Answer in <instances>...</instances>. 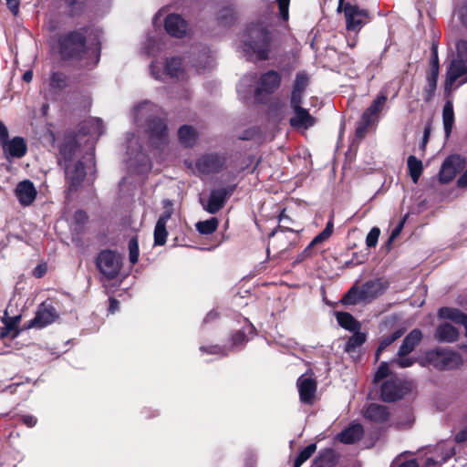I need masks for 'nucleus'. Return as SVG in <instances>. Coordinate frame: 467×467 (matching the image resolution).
<instances>
[{"label": "nucleus", "instance_id": "f257e3e1", "mask_svg": "<svg viewBox=\"0 0 467 467\" xmlns=\"http://www.w3.org/2000/svg\"><path fill=\"white\" fill-rule=\"evenodd\" d=\"M244 51L252 53L259 61L269 59L275 47V32L263 21L250 23L244 33Z\"/></svg>", "mask_w": 467, "mask_h": 467}, {"label": "nucleus", "instance_id": "f03ea898", "mask_svg": "<svg viewBox=\"0 0 467 467\" xmlns=\"http://www.w3.org/2000/svg\"><path fill=\"white\" fill-rule=\"evenodd\" d=\"M88 31V27L83 26L57 36V53L62 61L78 63L87 57L89 51Z\"/></svg>", "mask_w": 467, "mask_h": 467}, {"label": "nucleus", "instance_id": "7ed1b4c3", "mask_svg": "<svg viewBox=\"0 0 467 467\" xmlns=\"http://www.w3.org/2000/svg\"><path fill=\"white\" fill-rule=\"evenodd\" d=\"M426 360L439 370H450L462 365V357L457 351L436 348L429 350L425 356Z\"/></svg>", "mask_w": 467, "mask_h": 467}, {"label": "nucleus", "instance_id": "20e7f679", "mask_svg": "<svg viewBox=\"0 0 467 467\" xmlns=\"http://www.w3.org/2000/svg\"><path fill=\"white\" fill-rule=\"evenodd\" d=\"M65 171V180L67 185V192H78L83 184L87 176L86 165L83 161L78 160L73 165L71 163L61 166Z\"/></svg>", "mask_w": 467, "mask_h": 467}, {"label": "nucleus", "instance_id": "39448f33", "mask_svg": "<svg viewBox=\"0 0 467 467\" xmlns=\"http://www.w3.org/2000/svg\"><path fill=\"white\" fill-rule=\"evenodd\" d=\"M410 392V384L399 379H388L380 386V399L384 402L397 401L403 399Z\"/></svg>", "mask_w": 467, "mask_h": 467}, {"label": "nucleus", "instance_id": "423d86ee", "mask_svg": "<svg viewBox=\"0 0 467 467\" xmlns=\"http://www.w3.org/2000/svg\"><path fill=\"white\" fill-rule=\"evenodd\" d=\"M343 11L346 18V27L348 31L358 32L370 21L368 10L361 9L357 5L346 3Z\"/></svg>", "mask_w": 467, "mask_h": 467}, {"label": "nucleus", "instance_id": "0eeeda50", "mask_svg": "<svg viewBox=\"0 0 467 467\" xmlns=\"http://www.w3.org/2000/svg\"><path fill=\"white\" fill-rule=\"evenodd\" d=\"M96 265L99 271L109 280L116 278L121 267L117 254L111 250L101 251L97 257Z\"/></svg>", "mask_w": 467, "mask_h": 467}, {"label": "nucleus", "instance_id": "6e6552de", "mask_svg": "<svg viewBox=\"0 0 467 467\" xmlns=\"http://www.w3.org/2000/svg\"><path fill=\"white\" fill-rule=\"evenodd\" d=\"M237 183L229 184L225 187L213 189L211 191L207 203L203 208L209 213H217L225 204V202L234 192Z\"/></svg>", "mask_w": 467, "mask_h": 467}, {"label": "nucleus", "instance_id": "1a4fd4ad", "mask_svg": "<svg viewBox=\"0 0 467 467\" xmlns=\"http://www.w3.org/2000/svg\"><path fill=\"white\" fill-rule=\"evenodd\" d=\"M457 80L459 85L467 82V62L462 59H452L447 67L444 88L451 91Z\"/></svg>", "mask_w": 467, "mask_h": 467}, {"label": "nucleus", "instance_id": "9d476101", "mask_svg": "<svg viewBox=\"0 0 467 467\" xmlns=\"http://www.w3.org/2000/svg\"><path fill=\"white\" fill-rule=\"evenodd\" d=\"M80 148V143L78 140V136L75 132L66 133L63 141L58 147L59 158L57 160L58 165L69 164L73 161L76 153Z\"/></svg>", "mask_w": 467, "mask_h": 467}, {"label": "nucleus", "instance_id": "9b49d317", "mask_svg": "<svg viewBox=\"0 0 467 467\" xmlns=\"http://www.w3.org/2000/svg\"><path fill=\"white\" fill-rule=\"evenodd\" d=\"M104 0H65L67 15L71 19H78L93 13L99 3Z\"/></svg>", "mask_w": 467, "mask_h": 467}, {"label": "nucleus", "instance_id": "f8f14e48", "mask_svg": "<svg viewBox=\"0 0 467 467\" xmlns=\"http://www.w3.org/2000/svg\"><path fill=\"white\" fill-rule=\"evenodd\" d=\"M226 163V157L218 153H206L196 160L195 166L202 174L219 172Z\"/></svg>", "mask_w": 467, "mask_h": 467}, {"label": "nucleus", "instance_id": "ddd939ff", "mask_svg": "<svg viewBox=\"0 0 467 467\" xmlns=\"http://www.w3.org/2000/svg\"><path fill=\"white\" fill-rule=\"evenodd\" d=\"M281 81V75L276 70L271 69L262 74L254 90L255 99L263 93L273 94L280 87Z\"/></svg>", "mask_w": 467, "mask_h": 467}, {"label": "nucleus", "instance_id": "4468645a", "mask_svg": "<svg viewBox=\"0 0 467 467\" xmlns=\"http://www.w3.org/2000/svg\"><path fill=\"white\" fill-rule=\"evenodd\" d=\"M296 386L298 388L300 401L306 405H313L316 400L317 382L315 379L302 375L297 379Z\"/></svg>", "mask_w": 467, "mask_h": 467}, {"label": "nucleus", "instance_id": "2eb2a0df", "mask_svg": "<svg viewBox=\"0 0 467 467\" xmlns=\"http://www.w3.org/2000/svg\"><path fill=\"white\" fill-rule=\"evenodd\" d=\"M146 132L152 143L158 140L164 143L168 137V128L165 120L159 117H150L146 120Z\"/></svg>", "mask_w": 467, "mask_h": 467}, {"label": "nucleus", "instance_id": "dca6fc26", "mask_svg": "<svg viewBox=\"0 0 467 467\" xmlns=\"http://www.w3.org/2000/svg\"><path fill=\"white\" fill-rule=\"evenodd\" d=\"M187 26V22L178 14H170L164 20L166 32L177 38H182L185 36Z\"/></svg>", "mask_w": 467, "mask_h": 467}, {"label": "nucleus", "instance_id": "f3484780", "mask_svg": "<svg viewBox=\"0 0 467 467\" xmlns=\"http://www.w3.org/2000/svg\"><path fill=\"white\" fill-rule=\"evenodd\" d=\"M15 195L16 196L19 203L26 207L32 204L36 200L37 192L31 181L25 180L17 184L15 190Z\"/></svg>", "mask_w": 467, "mask_h": 467}, {"label": "nucleus", "instance_id": "a211bd4d", "mask_svg": "<svg viewBox=\"0 0 467 467\" xmlns=\"http://www.w3.org/2000/svg\"><path fill=\"white\" fill-rule=\"evenodd\" d=\"M364 416L372 422L382 424L389 420L390 411L385 405L370 403L367 406Z\"/></svg>", "mask_w": 467, "mask_h": 467}, {"label": "nucleus", "instance_id": "6ab92c4d", "mask_svg": "<svg viewBox=\"0 0 467 467\" xmlns=\"http://www.w3.org/2000/svg\"><path fill=\"white\" fill-rule=\"evenodd\" d=\"M293 111L294 116L289 119V124L292 128L307 130L316 124V118L306 109L300 108Z\"/></svg>", "mask_w": 467, "mask_h": 467}, {"label": "nucleus", "instance_id": "aec40b11", "mask_svg": "<svg viewBox=\"0 0 467 467\" xmlns=\"http://www.w3.org/2000/svg\"><path fill=\"white\" fill-rule=\"evenodd\" d=\"M4 152L12 158H22L26 154L27 145L24 138L16 136L2 145Z\"/></svg>", "mask_w": 467, "mask_h": 467}, {"label": "nucleus", "instance_id": "412c9836", "mask_svg": "<svg viewBox=\"0 0 467 467\" xmlns=\"http://www.w3.org/2000/svg\"><path fill=\"white\" fill-rule=\"evenodd\" d=\"M423 337L422 332L420 328L412 329L403 339L399 351L398 356H408L411 353L416 347L421 342Z\"/></svg>", "mask_w": 467, "mask_h": 467}, {"label": "nucleus", "instance_id": "4be33fe9", "mask_svg": "<svg viewBox=\"0 0 467 467\" xmlns=\"http://www.w3.org/2000/svg\"><path fill=\"white\" fill-rule=\"evenodd\" d=\"M388 100L385 92H380L377 98L371 102L368 108L362 113L361 118L366 119L367 122L374 124L378 119L379 113L382 110Z\"/></svg>", "mask_w": 467, "mask_h": 467}, {"label": "nucleus", "instance_id": "5701e85b", "mask_svg": "<svg viewBox=\"0 0 467 467\" xmlns=\"http://www.w3.org/2000/svg\"><path fill=\"white\" fill-rule=\"evenodd\" d=\"M438 315L441 318L449 319L456 324L463 326L464 336L467 337V314L459 308L442 306L439 309Z\"/></svg>", "mask_w": 467, "mask_h": 467}, {"label": "nucleus", "instance_id": "b1692460", "mask_svg": "<svg viewBox=\"0 0 467 467\" xmlns=\"http://www.w3.org/2000/svg\"><path fill=\"white\" fill-rule=\"evenodd\" d=\"M457 161L458 158L454 156H449L444 160L439 172V182L441 183H449L455 178L458 171L456 168Z\"/></svg>", "mask_w": 467, "mask_h": 467}, {"label": "nucleus", "instance_id": "393cba45", "mask_svg": "<svg viewBox=\"0 0 467 467\" xmlns=\"http://www.w3.org/2000/svg\"><path fill=\"white\" fill-rule=\"evenodd\" d=\"M56 317L55 309L50 308H39L34 318L28 322L27 327H37L43 328L51 324Z\"/></svg>", "mask_w": 467, "mask_h": 467}, {"label": "nucleus", "instance_id": "a878e982", "mask_svg": "<svg viewBox=\"0 0 467 467\" xmlns=\"http://www.w3.org/2000/svg\"><path fill=\"white\" fill-rule=\"evenodd\" d=\"M360 287L362 289V295L365 296L366 301H369L377 298L379 296L383 294L388 285L383 284L381 279L377 278L374 280H368L365 282L360 285Z\"/></svg>", "mask_w": 467, "mask_h": 467}, {"label": "nucleus", "instance_id": "bb28decb", "mask_svg": "<svg viewBox=\"0 0 467 467\" xmlns=\"http://www.w3.org/2000/svg\"><path fill=\"white\" fill-rule=\"evenodd\" d=\"M69 86V77L62 71L51 72L48 78L49 91L59 94Z\"/></svg>", "mask_w": 467, "mask_h": 467}, {"label": "nucleus", "instance_id": "cd10ccee", "mask_svg": "<svg viewBox=\"0 0 467 467\" xmlns=\"http://www.w3.org/2000/svg\"><path fill=\"white\" fill-rule=\"evenodd\" d=\"M364 434V430L361 424L356 423L344 429L339 434V441L344 444H353L358 441Z\"/></svg>", "mask_w": 467, "mask_h": 467}, {"label": "nucleus", "instance_id": "c85d7f7f", "mask_svg": "<svg viewBox=\"0 0 467 467\" xmlns=\"http://www.w3.org/2000/svg\"><path fill=\"white\" fill-rule=\"evenodd\" d=\"M459 335L458 329L450 323L438 326L435 331V338L439 342H455L458 340Z\"/></svg>", "mask_w": 467, "mask_h": 467}, {"label": "nucleus", "instance_id": "c756f323", "mask_svg": "<svg viewBox=\"0 0 467 467\" xmlns=\"http://www.w3.org/2000/svg\"><path fill=\"white\" fill-rule=\"evenodd\" d=\"M20 318H21L20 316H16V317L5 316L2 318V322L5 324V327H3L0 330V337L5 338L10 334H12L11 337L16 338L20 333V331L18 329V323L20 321Z\"/></svg>", "mask_w": 467, "mask_h": 467}, {"label": "nucleus", "instance_id": "7c9ffc66", "mask_svg": "<svg viewBox=\"0 0 467 467\" xmlns=\"http://www.w3.org/2000/svg\"><path fill=\"white\" fill-rule=\"evenodd\" d=\"M198 133L191 125H182L178 130V139L182 145L192 148L196 144Z\"/></svg>", "mask_w": 467, "mask_h": 467}, {"label": "nucleus", "instance_id": "2f4dec72", "mask_svg": "<svg viewBox=\"0 0 467 467\" xmlns=\"http://www.w3.org/2000/svg\"><path fill=\"white\" fill-rule=\"evenodd\" d=\"M336 318L338 325L346 330H360L361 324L348 312H337Z\"/></svg>", "mask_w": 467, "mask_h": 467}, {"label": "nucleus", "instance_id": "473e14b6", "mask_svg": "<svg viewBox=\"0 0 467 467\" xmlns=\"http://www.w3.org/2000/svg\"><path fill=\"white\" fill-rule=\"evenodd\" d=\"M338 454L332 448H327L319 451L318 456L315 459V464H320L325 467H333L338 462Z\"/></svg>", "mask_w": 467, "mask_h": 467}, {"label": "nucleus", "instance_id": "72a5a7b5", "mask_svg": "<svg viewBox=\"0 0 467 467\" xmlns=\"http://www.w3.org/2000/svg\"><path fill=\"white\" fill-rule=\"evenodd\" d=\"M340 302L345 306H355L360 302H366L360 285H352L343 296Z\"/></svg>", "mask_w": 467, "mask_h": 467}, {"label": "nucleus", "instance_id": "f704fd0d", "mask_svg": "<svg viewBox=\"0 0 467 467\" xmlns=\"http://www.w3.org/2000/svg\"><path fill=\"white\" fill-rule=\"evenodd\" d=\"M407 167L412 182L417 183L423 171L422 161L414 155H410L407 160Z\"/></svg>", "mask_w": 467, "mask_h": 467}, {"label": "nucleus", "instance_id": "c9c22d12", "mask_svg": "<svg viewBox=\"0 0 467 467\" xmlns=\"http://www.w3.org/2000/svg\"><path fill=\"white\" fill-rule=\"evenodd\" d=\"M353 335L348 337L344 351L347 353L354 352L358 348L361 347L367 340V335L360 330L352 331Z\"/></svg>", "mask_w": 467, "mask_h": 467}, {"label": "nucleus", "instance_id": "e433bc0d", "mask_svg": "<svg viewBox=\"0 0 467 467\" xmlns=\"http://www.w3.org/2000/svg\"><path fill=\"white\" fill-rule=\"evenodd\" d=\"M442 120L445 133L447 136H449L450 133L451 132L452 126L454 123L453 105L452 102L450 100H447L444 104L442 109Z\"/></svg>", "mask_w": 467, "mask_h": 467}, {"label": "nucleus", "instance_id": "4c0bfd02", "mask_svg": "<svg viewBox=\"0 0 467 467\" xmlns=\"http://www.w3.org/2000/svg\"><path fill=\"white\" fill-rule=\"evenodd\" d=\"M404 334V329L403 328H400V329H397L395 330L393 333H391L390 335L389 336H386L384 337L379 344V347L376 350V353H375V358H376V361L379 360V356L380 354L389 346L391 345L394 341H396L397 339H399L402 335Z\"/></svg>", "mask_w": 467, "mask_h": 467}, {"label": "nucleus", "instance_id": "58836bf2", "mask_svg": "<svg viewBox=\"0 0 467 467\" xmlns=\"http://www.w3.org/2000/svg\"><path fill=\"white\" fill-rule=\"evenodd\" d=\"M217 20L223 26H232L236 20L234 8L232 5L223 7L218 13Z\"/></svg>", "mask_w": 467, "mask_h": 467}, {"label": "nucleus", "instance_id": "ea45409f", "mask_svg": "<svg viewBox=\"0 0 467 467\" xmlns=\"http://www.w3.org/2000/svg\"><path fill=\"white\" fill-rule=\"evenodd\" d=\"M438 77L439 75L427 73V85L423 88V99L425 102H430L433 99L437 88Z\"/></svg>", "mask_w": 467, "mask_h": 467}, {"label": "nucleus", "instance_id": "a19ab883", "mask_svg": "<svg viewBox=\"0 0 467 467\" xmlns=\"http://www.w3.org/2000/svg\"><path fill=\"white\" fill-rule=\"evenodd\" d=\"M165 73L171 78L179 77L182 72V62L180 57H171L166 61Z\"/></svg>", "mask_w": 467, "mask_h": 467}, {"label": "nucleus", "instance_id": "79ce46f5", "mask_svg": "<svg viewBox=\"0 0 467 467\" xmlns=\"http://www.w3.org/2000/svg\"><path fill=\"white\" fill-rule=\"evenodd\" d=\"M218 224V219L216 217H213L209 220L198 222L195 226L196 230L201 234H211L217 230Z\"/></svg>", "mask_w": 467, "mask_h": 467}, {"label": "nucleus", "instance_id": "37998d69", "mask_svg": "<svg viewBox=\"0 0 467 467\" xmlns=\"http://www.w3.org/2000/svg\"><path fill=\"white\" fill-rule=\"evenodd\" d=\"M438 46L439 43L433 40L431 46L430 69L428 72L429 74L439 75L440 61L438 55Z\"/></svg>", "mask_w": 467, "mask_h": 467}, {"label": "nucleus", "instance_id": "c03bdc74", "mask_svg": "<svg viewBox=\"0 0 467 467\" xmlns=\"http://www.w3.org/2000/svg\"><path fill=\"white\" fill-rule=\"evenodd\" d=\"M333 229H334V224H333V221L332 220H329L325 227V229L320 232L311 242L310 244H308V246L306 247V250L313 247L314 245H317L318 244H321L323 242H325L326 240H327L332 233H333Z\"/></svg>", "mask_w": 467, "mask_h": 467}, {"label": "nucleus", "instance_id": "a18cd8bd", "mask_svg": "<svg viewBox=\"0 0 467 467\" xmlns=\"http://www.w3.org/2000/svg\"><path fill=\"white\" fill-rule=\"evenodd\" d=\"M316 450V443H310L306 447H305L296 457L294 461V467H301V465L314 454Z\"/></svg>", "mask_w": 467, "mask_h": 467}, {"label": "nucleus", "instance_id": "49530a36", "mask_svg": "<svg viewBox=\"0 0 467 467\" xmlns=\"http://www.w3.org/2000/svg\"><path fill=\"white\" fill-rule=\"evenodd\" d=\"M154 245L162 246L166 244L168 231L166 228V224H161V223H156L154 227Z\"/></svg>", "mask_w": 467, "mask_h": 467}, {"label": "nucleus", "instance_id": "de8ad7c7", "mask_svg": "<svg viewBox=\"0 0 467 467\" xmlns=\"http://www.w3.org/2000/svg\"><path fill=\"white\" fill-rule=\"evenodd\" d=\"M309 84V77L306 72H298L293 84V90L305 92Z\"/></svg>", "mask_w": 467, "mask_h": 467}, {"label": "nucleus", "instance_id": "09e8293b", "mask_svg": "<svg viewBox=\"0 0 467 467\" xmlns=\"http://www.w3.org/2000/svg\"><path fill=\"white\" fill-rule=\"evenodd\" d=\"M200 350L202 353L210 355H220L223 357H226L229 355L228 348L225 346L220 345L201 346Z\"/></svg>", "mask_w": 467, "mask_h": 467}, {"label": "nucleus", "instance_id": "8fccbe9b", "mask_svg": "<svg viewBox=\"0 0 467 467\" xmlns=\"http://www.w3.org/2000/svg\"><path fill=\"white\" fill-rule=\"evenodd\" d=\"M129 246V260L134 265L139 260L140 249H139V242L137 237H131L128 244Z\"/></svg>", "mask_w": 467, "mask_h": 467}, {"label": "nucleus", "instance_id": "3c124183", "mask_svg": "<svg viewBox=\"0 0 467 467\" xmlns=\"http://www.w3.org/2000/svg\"><path fill=\"white\" fill-rule=\"evenodd\" d=\"M380 234V230L379 227L375 226L370 229L366 237V245L368 248H374L378 244L379 237Z\"/></svg>", "mask_w": 467, "mask_h": 467}, {"label": "nucleus", "instance_id": "603ef678", "mask_svg": "<svg viewBox=\"0 0 467 467\" xmlns=\"http://www.w3.org/2000/svg\"><path fill=\"white\" fill-rule=\"evenodd\" d=\"M389 368L388 363L382 362L379 366V368L374 375V379H373L374 383H378L381 379L387 378L389 376Z\"/></svg>", "mask_w": 467, "mask_h": 467}, {"label": "nucleus", "instance_id": "864d4df0", "mask_svg": "<svg viewBox=\"0 0 467 467\" xmlns=\"http://www.w3.org/2000/svg\"><path fill=\"white\" fill-rule=\"evenodd\" d=\"M457 57L455 59H462L467 62V40L460 39L456 43Z\"/></svg>", "mask_w": 467, "mask_h": 467}, {"label": "nucleus", "instance_id": "5fc2aeb1", "mask_svg": "<svg viewBox=\"0 0 467 467\" xmlns=\"http://www.w3.org/2000/svg\"><path fill=\"white\" fill-rule=\"evenodd\" d=\"M371 125L372 124L370 122H367L366 119L361 118L360 120L358 121V126L355 130L356 138L358 140H362L365 137V135L368 131V129Z\"/></svg>", "mask_w": 467, "mask_h": 467}, {"label": "nucleus", "instance_id": "6e6d98bb", "mask_svg": "<svg viewBox=\"0 0 467 467\" xmlns=\"http://www.w3.org/2000/svg\"><path fill=\"white\" fill-rule=\"evenodd\" d=\"M303 92L296 91L292 89L290 97V107L293 110L303 108Z\"/></svg>", "mask_w": 467, "mask_h": 467}, {"label": "nucleus", "instance_id": "4d7b16f0", "mask_svg": "<svg viewBox=\"0 0 467 467\" xmlns=\"http://www.w3.org/2000/svg\"><path fill=\"white\" fill-rule=\"evenodd\" d=\"M291 0H276L280 17L284 21H287L289 19V5Z\"/></svg>", "mask_w": 467, "mask_h": 467}, {"label": "nucleus", "instance_id": "13d9d810", "mask_svg": "<svg viewBox=\"0 0 467 467\" xmlns=\"http://www.w3.org/2000/svg\"><path fill=\"white\" fill-rule=\"evenodd\" d=\"M232 347L243 345L246 341V335L242 330L235 331L231 337Z\"/></svg>", "mask_w": 467, "mask_h": 467}, {"label": "nucleus", "instance_id": "bf43d9fd", "mask_svg": "<svg viewBox=\"0 0 467 467\" xmlns=\"http://www.w3.org/2000/svg\"><path fill=\"white\" fill-rule=\"evenodd\" d=\"M88 218V214L85 211L79 209L75 212L74 220L76 223L84 225L87 223Z\"/></svg>", "mask_w": 467, "mask_h": 467}, {"label": "nucleus", "instance_id": "052dcab7", "mask_svg": "<svg viewBox=\"0 0 467 467\" xmlns=\"http://www.w3.org/2000/svg\"><path fill=\"white\" fill-rule=\"evenodd\" d=\"M6 6L14 16L19 14L20 0H5Z\"/></svg>", "mask_w": 467, "mask_h": 467}, {"label": "nucleus", "instance_id": "680f3d73", "mask_svg": "<svg viewBox=\"0 0 467 467\" xmlns=\"http://www.w3.org/2000/svg\"><path fill=\"white\" fill-rule=\"evenodd\" d=\"M47 271V266L46 263L38 264L34 269H33V275L36 278L43 277Z\"/></svg>", "mask_w": 467, "mask_h": 467}, {"label": "nucleus", "instance_id": "e2e57ef3", "mask_svg": "<svg viewBox=\"0 0 467 467\" xmlns=\"http://www.w3.org/2000/svg\"><path fill=\"white\" fill-rule=\"evenodd\" d=\"M407 218H408V214H406L400 220V222L398 223V225L392 230L390 237H389V241L393 240L394 238H396L397 236L400 235V232L402 231V229L404 227V223H405Z\"/></svg>", "mask_w": 467, "mask_h": 467}, {"label": "nucleus", "instance_id": "0e129e2a", "mask_svg": "<svg viewBox=\"0 0 467 467\" xmlns=\"http://www.w3.org/2000/svg\"><path fill=\"white\" fill-rule=\"evenodd\" d=\"M415 359L412 358H409L407 356L399 357V359L397 360V364L400 368H408L414 364Z\"/></svg>", "mask_w": 467, "mask_h": 467}, {"label": "nucleus", "instance_id": "69168bd1", "mask_svg": "<svg viewBox=\"0 0 467 467\" xmlns=\"http://www.w3.org/2000/svg\"><path fill=\"white\" fill-rule=\"evenodd\" d=\"M454 441L459 444L467 441V425L454 435Z\"/></svg>", "mask_w": 467, "mask_h": 467}, {"label": "nucleus", "instance_id": "338daca9", "mask_svg": "<svg viewBox=\"0 0 467 467\" xmlns=\"http://www.w3.org/2000/svg\"><path fill=\"white\" fill-rule=\"evenodd\" d=\"M9 140V133L6 126L0 120V143L1 146Z\"/></svg>", "mask_w": 467, "mask_h": 467}, {"label": "nucleus", "instance_id": "774afa93", "mask_svg": "<svg viewBox=\"0 0 467 467\" xmlns=\"http://www.w3.org/2000/svg\"><path fill=\"white\" fill-rule=\"evenodd\" d=\"M22 421L27 427L32 428V427L36 426V424L37 422V419L33 415H23Z\"/></svg>", "mask_w": 467, "mask_h": 467}]
</instances>
